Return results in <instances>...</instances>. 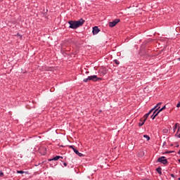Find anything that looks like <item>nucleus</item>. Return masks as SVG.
Wrapping results in <instances>:
<instances>
[{
  "label": "nucleus",
  "instance_id": "obj_1",
  "mask_svg": "<svg viewBox=\"0 0 180 180\" xmlns=\"http://www.w3.org/2000/svg\"><path fill=\"white\" fill-rule=\"evenodd\" d=\"M85 23V20L81 18L79 20H70L68 21V24L70 25V29H78V27H81L82 25Z\"/></svg>",
  "mask_w": 180,
  "mask_h": 180
},
{
  "label": "nucleus",
  "instance_id": "obj_2",
  "mask_svg": "<svg viewBox=\"0 0 180 180\" xmlns=\"http://www.w3.org/2000/svg\"><path fill=\"white\" fill-rule=\"evenodd\" d=\"M158 162H160L161 164H163V165H167V164H168V160L165 158V156H162L158 158Z\"/></svg>",
  "mask_w": 180,
  "mask_h": 180
},
{
  "label": "nucleus",
  "instance_id": "obj_3",
  "mask_svg": "<svg viewBox=\"0 0 180 180\" xmlns=\"http://www.w3.org/2000/svg\"><path fill=\"white\" fill-rule=\"evenodd\" d=\"M89 79H90V81H94V82L102 80L101 78L98 77L96 75L89 76Z\"/></svg>",
  "mask_w": 180,
  "mask_h": 180
},
{
  "label": "nucleus",
  "instance_id": "obj_4",
  "mask_svg": "<svg viewBox=\"0 0 180 180\" xmlns=\"http://www.w3.org/2000/svg\"><path fill=\"white\" fill-rule=\"evenodd\" d=\"M119 22H120V19H115L112 22H109L110 27H115V26H116V24L119 23Z\"/></svg>",
  "mask_w": 180,
  "mask_h": 180
},
{
  "label": "nucleus",
  "instance_id": "obj_5",
  "mask_svg": "<svg viewBox=\"0 0 180 180\" xmlns=\"http://www.w3.org/2000/svg\"><path fill=\"white\" fill-rule=\"evenodd\" d=\"M70 148H72L74 153H75V154H77V155H79V157H83L84 154L79 153V151H78V150L74 148V147L72 146H70Z\"/></svg>",
  "mask_w": 180,
  "mask_h": 180
},
{
  "label": "nucleus",
  "instance_id": "obj_6",
  "mask_svg": "<svg viewBox=\"0 0 180 180\" xmlns=\"http://www.w3.org/2000/svg\"><path fill=\"white\" fill-rule=\"evenodd\" d=\"M159 113H160V112L158 111V109H155V110L153 112V114L151 116V119H153V120H154L155 119V117H157V116H158Z\"/></svg>",
  "mask_w": 180,
  "mask_h": 180
},
{
  "label": "nucleus",
  "instance_id": "obj_7",
  "mask_svg": "<svg viewBox=\"0 0 180 180\" xmlns=\"http://www.w3.org/2000/svg\"><path fill=\"white\" fill-rule=\"evenodd\" d=\"M154 108H152L148 113H146L144 116H143V120L145 121L147 120V119L148 118V117L150 116V115H151V113L153 112Z\"/></svg>",
  "mask_w": 180,
  "mask_h": 180
},
{
  "label": "nucleus",
  "instance_id": "obj_8",
  "mask_svg": "<svg viewBox=\"0 0 180 180\" xmlns=\"http://www.w3.org/2000/svg\"><path fill=\"white\" fill-rule=\"evenodd\" d=\"M100 30L99 28L98 27H93V31L92 33L93 34H98L99 33Z\"/></svg>",
  "mask_w": 180,
  "mask_h": 180
},
{
  "label": "nucleus",
  "instance_id": "obj_9",
  "mask_svg": "<svg viewBox=\"0 0 180 180\" xmlns=\"http://www.w3.org/2000/svg\"><path fill=\"white\" fill-rule=\"evenodd\" d=\"M60 158H63V157L56 155V156L53 157L52 159L49 160V161H58V160H60Z\"/></svg>",
  "mask_w": 180,
  "mask_h": 180
},
{
  "label": "nucleus",
  "instance_id": "obj_10",
  "mask_svg": "<svg viewBox=\"0 0 180 180\" xmlns=\"http://www.w3.org/2000/svg\"><path fill=\"white\" fill-rule=\"evenodd\" d=\"M144 123H146V120L141 119L139 123V126L141 127L144 124Z\"/></svg>",
  "mask_w": 180,
  "mask_h": 180
},
{
  "label": "nucleus",
  "instance_id": "obj_11",
  "mask_svg": "<svg viewBox=\"0 0 180 180\" xmlns=\"http://www.w3.org/2000/svg\"><path fill=\"white\" fill-rule=\"evenodd\" d=\"M160 105H161V103H158L156 105V106L155 108H153L154 110H155V109H158H158H160Z\"/></svg>",
  "mask_w": 180,
  "mask_h": 180
},
{
  "label": "nucleus",
  "instance_id": "obj_12",
  "mask_svg": "<svg viewBox=\"0 0 180 180\" xmlns=\"http://www.w3.org/2000/svg\"><path fill=\"white\" fill-rule=\"evenodd\" d=\"M178 126H179V124L178 123H176L174 126L173 130L174 131H175L176 130V128L178 127Z\"/></svg>",
  "mask_w": 180,
  "mask_h": 180
},
{
  "label": "nucleus",
  "instance_id": "obj_13",
  "mask_svg": "<svg viewBox=\"0 0 180 180\" xmlns=\"http://www.w3.org/2000/svg\"><path fill=\"white\" fill-rule=\"evenodd\" d=\"M176 137H178V139H180V131H177L176 134H175Z\"/></svg>",
  "mask_w": 180,
  "mask_h": 180
},
{
  "label": "nucleus",
  "instance_id": "obj_14",
  "mask_svg": "<svg viewBox=\"0 0 180 180\" xmlns=\"http://www.w3.org/2000/svg\"><path fill=\"white\" fill-rule=\"evenodd\" d=\"M143 137L145 139H146L147 141H148V140H150V136L148 135H143Z\"/></svg>",
  "mask_w": 180,
  "mask_h": 180
},
{
  "label": "nucleus",
  "instance_id": "obj_15",
  "mask_svg": "<svg viewBox=\"0 0 180 180\" xmlns=\"http://www.w3.org/2000/svg\"><path fill=\"white\" fill-rule=\"evenodd\" d=\"M84 82H88V81H91L90 79H89V77H88L86 79H84Z\"/></svg>",
  "mask_w": 180,
  "mask_h": 180
},
{
  "label": "nucleus",
  "instance_id": "obj_16",
  "mask_svg": "<svg viewBox=\"0 0 180 180\" xmlns=\"http://www.w3.org/2000/svg\"><path fill=\"white\" fill-rule=\"evenodd\" d=\"M17 174H25V172L22 170H17Z\"/></svg>",
  "mask_w": 180,
  "mask_h": 180
},
{
  "label": "nucleus",
  "instance_id": "obj_17",
  "mask_svg": "<svg viewBox=\"0 0 180 180\" xmlns=\"http://www.w3.org/2000/svg\"><path fill=\"white\" fill-rule=\"evenodd\" d=\"M157 172H158V174H161V168H158Z\"/></svg>",
  "mask_w": 180,
  "mask_h": 180
},
{
  "label": "nucleus",
  "instance_id": "obj_18",
  "mask_svg": "<svg viewBox=\"0 0 180 180\" xmlns=\"http://www.w3.org/2000/svg\"><path fill=\"white\" fill-rule=\"evenodd\" d=\"M164 109H165V105L163 108H160L159 110V112H162V110H164Z\"/></svg>",
  "mask_w": 180,
  "mask_h": 180
},
{
  "label": "nucleus",
  "instance_id": "obj_19",
  "mask_svg": "<svg viewBox=\"0 0 180 180\" xmlns=\"http://www.w3.org/2000/svg\"><path fill=\"white\" fill-rule=\"evenodd\" d=\"M115 64H117V65H119V64H120L119 60H115Z\"/></svg>",
  "mask_w": 180,
  "mask_h": 180
},
{
  "label": "nucleus",
  "instance_id": "obj_20",
  "mask_svg": "<svg viewBox=\"0 0 180 180\" xmlns=\"http://www.w3.org/2000/svg\"><path fill=\"white\" fill-rule=\"evenodd\" d=\"M177 131H180V126L178 125Z\"/></svg>",
  "mask_w": 180,
  "mask_h": 180
},
{
  "label": "nucleus",
  "instance_id": "obj_21",
  "mask_svg": "<svg viewBox=\"0 0 180 180\" xmlns=\"http://www.w3.org/2000/svg\"><path fill=\"white\" fill-rule=\"evenodd\" d=\"M4 175V173L2 172H0V176H2Z\"/></svg>",
  "mask_w": 180,
  "mask_h": 180
},
{
  "label": "nucleus",
  "instance_id": "obj_22",
  "mask_svg": "<svg viewBox=\"0 0 180 180\" xmlns=\"http://www.w3.org/2000/svg\"><path fill=\"white\" fill-rule=\"evenodd\" d=\"M172 178H175V175H174L173 174H171Z\"/></svg>",
  "mask_w": 180,
  "mask_h": 180
},
{
  "label": "nucleus",
  "instance_id": "obj_23",
  "mask_svg": "<svg viewBox=\"0 0 180 180\" xmlns=\"http://www.w3.org/2000/svg\"><path fill=\"white\" fill-rule=\"evenodd\" d=\"M63 165H64L65 167H67V163H66V162H64V163H63Z\"/></svg>",
  "mask_w": 180,
  "mask_h": 180
},
{
  "label": "nucleus",
  "instance_id": "obj_24",
  "mask_svg": "<svg viewBox=\"0 0 180 180\" xmlns=\"http://www.w3.org/2000/svg\"><path fill=\"white\" fill-rule=\"evenodd\" d=\"M18 36H20V37L22 39V35L18 34Z\"/></svg>",
  "mask_w": 180,
  "mask_h": 180
},
{
  "label": "nucleus",
  "instance_id": "obj_25",
  "mask_svg": "<svg viewBox=\"0 0 180 180\" xmlns=\"http://www.w3.org/2000/svg\"><path fill=\"white\" fill-rule=\"evenodd\" d=\"M179 61H180V58H178Z\"/></svg>",
  "mask_w": 180,
  "mask_h": 180
},
{
  "label": "nucleus",
  "instance_id": "obj_26",
  "mask_svg": "<svg viewBox=\"0 0 180 180\" xmlns=\"http://www.w3.org/2000/svg\"><path fill=\"white\" fill-rule=\"evenodd\" d=\"M178 154H179V155H180V150L179 151Z\"/></svg>",
  "mask_w": 180,
  "mask_h": 180
},
{
  "label": "nucleus",
  "instance_id": "obj_27",
  "mask_svg": "<svg viewBox=\"0 0 180 180\" xmlns=\"http://www.w3.org/2000/svg\"><path fill=\"white\" fill-rule=\"evenodd\" d=\"M178 180H180V177L178 179Z\"/></svg>",
  "mask_w": 180,
  "mask_h": 180
}]
</instances>
